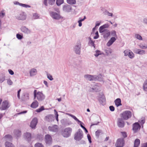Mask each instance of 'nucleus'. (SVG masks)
<instances>
[{
  "mask_svg": "<svg viewBox=\"0 0 147 147\" xmlns=\"http://www.w3.org/2000/svg\"><path fill=\"white\" fill-rule=\"evenodd\" d=\"M34 99H36L38 101H41L44 100L45 98V96L42 92H37V90H34Z\"/></svg>",
  "mask_w": 147,
  "mask_h": 147,
  "instance_id": "1",
  "label": "nucleus"
},
{
  "mask_svg": "<svg viewBox=\"0 0 147 147\" xmlns=\"http://www.w3.org/2000/svg\"><path fill=\"white\" fill-rule=\"evenodd\" d=\"M131 113L129 111H126L123 112L121 114V117L125 120H127L131 116Z\"/></svg>",
  "mask_w": 147,
  "mask_h": 147,
  "instance_id": "2",
  "label": "nucleus"
},
{
  "mask_svg": "<svg viewBox=\"0 0 147 147\" xmlns=\"http://www.w3.org/2000/svg\"><path fill=\"white\" fill-rule=\"evenodd\" d=\"M81 48V45L80 42H77L74 48V51L76 54L80 55Z\"/></svg>",
  "mask_w": 147,
  "mask_h": 147,
  "instance_id": "3",
  "label": "nucleus"
},
{
  "mask_svg": "<svg viewBox=\"0 0 147 147\" xmlns=\"http://www.w3.org/2000/svg\"><path fill=\"white\" fill-rule=\"evenodd\" d=\"M83 137V134L82 131L79 129L78 131L75 134L74 136V139L77 141L81 140Z\"/></svg>",
  "mask_w": 147,
  "mask_h": 147,
  "instance_id": "4",
  "label": "nucleus"
},
{
  "mask_svg": "<svg viewBox=\"0 0 147 147\" xmlns=\"http://www.w3.org/2000/svg\"><path fill=\"white\" fill-rule=\"evenodd\" d=\"M72 129L70 127H67L64 129L62 135L64 137L67 138L70 136L72 131Z\"/></svg>",
  "mask_w": 147,
  "mask_h": 147,
  "instance_id": "5",
  "label": "nucleus"
},
{
  "mask_svg": "<svg viewBox=\"0 0 147 147\" xmlns=\"http://www.w3.org/2000/svg\"><path fill=\"white\" fill-rule=\"evenodd\" d=\"M50 13L51 16L54 19L59 20L61 18V16L59 13L51 11L50 12Z\"/></svg>",
  "mask_w": 147,
  "mask_h": 147,
  "instance_id": "6",
  "label": "nucleus"
},
{
  "mask_svg": "<svg viewBox=\"0 0 147 147\" xmlns=\"http://www.w3.org/2000/svg\"><path fill=\"white\" fill-rule=\"evenodd\" d=\"M125 141L123 138L118 139L115 144L116 147H123L124 145Z\"/></svg>",
  "mask_w": 147,
  "mask_h": 147,
  "instance_id": "7",
  "label": "nucleus"
},
{
  "mask_svg": "<svg viewBox=\"0 0 147 147\" xmlns=\"http://www.w3.org/2000/svg\"><path fill=\"white\" fill-rule=\"evenodd\" d=\"M10 106L7 100L4 101L0 107V109L1 110H5L8 109Z\"/></svg>",
  "mask_w": 147,
  "mask_h": 147,
  "instance_id": "8",
  "label": "nucleus"
},
{
  "mask_svg": "<svg viewBox=\"0 0 147 147\" xmlns=\"http://www.w3.org/2000/svg\"><path fill=\"white\" fill-rule=\"evenodd\" d=\"M84 77L86 80L90 81H94L96 78V75L86 74L84 75Z\"/></svg>",
  "mask_w": 147,
  "mask_h": 147,
  "instance_id": "9",
  "label": "nucleus"
},
{
  "mask_svg": "<svg viewBox=\"0 0 147 147\" xmlns=\"http://www.w3.org/2000/svg\"><path fill=\"white\" fill-rule=\"evenodd\" d=\"M141 127L140 125L138 122H136L133 125L132 129L135 133L137 132L138 130Z\"/></svg>",
  "mask_w": 147,
  "mask_h": 147,
  "instance_id": "10",
  "label": "nucleus"
},
{
  "mask_svg": "<svg viewBox=\"0 0 147 147\" xmlns=\"http://www.w3.org/2000/svg\"><path fill=\"white\" fill-rule=\"evenodd\" d=\"M16 19L20 20H24L26 19V15L24 13H22L16 16Z\"/></svg>",
  "mask_w": 147,
  "mask_h": 147,
  "instance_id": "11",
  "label": "nucleus"
},
{
  "mask_svg": "<svg viewBox=\"0 0 147 147\" xmlns=\"http://www.w3.org/2000/svg\"><path fill=\"white\" fill-rule=\"evenodd\" d=\"M124 122L121 118H119L118 119L117 121V125L119 127H123L125 125Z\"/></svg>",
  "mask_w": 147,
  "mask_h": 147,
  "instance_id": "12",
  "label": "nucleus"
},
{
  "mask_svg": "<svg viewBox=\"0 0 147 147\" xmlns=\"http://www.w3.org/2000/svg\"><path fill=\"white\" fill-rule=\"evenodd\" d=\"M38 123V119L37 118H34L32 121L30 126L32 128H34L36 127Z\"/></svg>",
  "mask_w": 147,
  "mask_h": 147,
  "instance_id": "13",
  "label": "nucleus"
},
{
  "mask_svg": "<svg viewBox=\"0 0 147 147\" xmlns=\"http://www.w3.org/2000/svg\"><path fill=\"white\" fill-rule=\"evenodd\" d=\"M52 141L51 137L50 135L48 134L45 136V141L47 144H50L52 142Z\"/></svg>",
  "mask_w": 147,
  "mask_h": 147,
  "instance_id": "14",
  "label": "nucleus"
},
{
  "mask_svg": "<svg viewBox=\"0 0 147 147\" xmlns=\"http://www.w3.org/2000/svg\"><path fill=\"white\" fill-rule=\"evenodd\" d=\"M49 129L52 131L56 132L58 130V126L57 125H54L49 126L48 127Z\"/></svg>",
  "mask_w": 147,
  "mask_h": 147,
  "instance_id": "15",
  "label": "nucleus"
},
{
  "mask_svg": "<svg viewBox=\"0 0 147 147\" xmlns=\"http://www.w3.org/2000/svg\"><path fill=\"white\" fill-rule=\"evenodd\" d=\"M45 120L49 122H52L54 119L53 115H48L45 117Z\"/></svg>",
  "mask_w": 147,
  "mask_h": 147,
  "instance_id": "16",
  "label": "nucleus"
},
{
  "mask_svg": "<svg viewBox=\"0 0 147 147\" xmlns=\"http://www.w3.org/2000/svg\"><path fill=\"white\" fill-rule=\"evenodd\" d=\"M21 30L22 32L25 34H30L31 32V31L30 30L24 26L22 27Z\"/></svg>",
  "mask_w": 147,
  "mask_h": 147,
  "instance_id": "17",
  "label": "nucleus"
},
{
  "mask_svg": "<svg viewBox=\"0 0 147 147\" xmlns=\"http://www.w3.org/2000/svg\"><path fill=\"white\" fill-rule=\"evenodd\" d=\"M134 51L135 53L140 55H143L145 54L146 53V51H145L140 49L136 48L134 49Z\"/></svg>",
  "mask_w": 147,
  "mask_h": 147,
  "instance_id": "18",
  "label": "nucleus"
},
{
  "mask_svg": "<svg viewBox=\"0 0 147 147\" xmlns=\"http://www.w3.org/2000/svg\"><path fill=\"white\" fill-rule=\"evenodd\" d=\"M71 9V6L67 4L64 5L63 7V10L65 12H69Z\"/></svg>",
  "mask_w": 147,
  "mask_h": 147,
  "instance_id": "19",
  "label": "nucleus"
},
{
  "mask_svg": "<svg viewBox=\"0 0 147 147\" xmlns=\"http://www.w3.org/2000/svg\"><path fill=\"white\" fill-rule=\"evenodd\" d=\"M116 40V38L115 37H111L107 43V45L108 47H110Z\"/></svg>",
  "mask_w": 147,
  "mask_h": 147,
  "instance_id": "20",
  "label": "nucleus"
},
{
  "mask_svg": "<svg viewBox=\"0 0 147 147\" xmlns=\"http://www.w3.org/2000/svg\"><path fill=\"white\" fill-rule=\"evenodd\" d=\"M24 138L28 141L30 140L31 138V134L30 133L26 132L24 134Z\"/></svg>",
  "mask_w": 147,
  "mask_h": 147,
  "instance_id": "21",
  "label": "nucleus"
},
{
  "mask_svg": "<svg viewBox=\"0 0 147 147\" xmlns=\"http://www.w3.org/2000/svg\"><path fill=\"white\" fill-rule=\"evenodd\" d=\"M48 1L49 4L50 5H53L55 2V0H44L43 3L46 6H47V1Z\"/></svg>",
  "mask_w": 147,
  "mask_h": 147,
  "instance_id": "22",
  "label": "nucleus"
},
{
  "mask_svg": "<svg viewBox=\"0 0 147 147\" xmlns=\"http://www.w3.org/2000/svg\"><path fill=\"white\" fill-rule=\"evenodd\" d=\"M93 87L92 88H90L89 89L90 91L91 92H97L99 90V87L98 86L94 84Z\"/></svg>",
  "mask_w": 147,
  "mask_h": 147,
  "instance_id": "23",
  "label": "nucleus"
},
{
  "mask_svg": "<svg viewBox=\"0 0 147 147\" xmlns=\"http://www.w3.org/2000/svg\"><path fill=\"white\" fill-rule=\"evenodd\" d=\"M37 73L36 69L35 68H32L30 71V76H33L36 75Z\"/></svg>",
  "mask_w": 147,
  "mask_h": 147,
  "instance_id": "24",
  "label": "nucleus"
},
{
  "mask_svg": "<svg viewBox=\"0 0 147 147\" xmlns=\"http://www.w3.org/2000/svg\"><path fill=\"white\" fill-rule=\"evenodd\" d=\"M13 133L15 136L17 137L20 136L21 134V131L18 129L15 130Z\"/></svg>",
  "mask_w": 147,
  "mask_h": 147,
  "instance_id": "25",
  "label": "nucleus"
},
{
  "mask_svg": "<svg viewBox=\"0 0 147 147\" xmlns=\"http://www.w3.org/2000/svg\"><path fill=\"white\" fill-rule=\"evenodd\" d=\"M38 103L36 100H34L31 105V107L33 108H36L38 106Z\"/></svg>",
  "mask_w": 147,
  "mask_h": 147,
  "instance_id": "26",
  "label": "nucleus"
},
{
  "mask_svg": "<svg viewBox=\"0 0 147 147\" xmlns=\"http://www.w3.org/2000/svg\"><path fill=\"white\" fill-rule=\"evenodd\" d=\"M115 103L117 107H118L122 105L121 100L119 98H118L115 100Z\"/></svg>",
  "mask_w": 147,
  "mask_h": 147,
  "instance_id": "27",
  "label": "nucleus"
},
{
  "mask_svg": "<svg viewBox=\"0 0 147 147\" xmlns=\"http://www.w3.org/2000/svg\"><path fill=\"white\" fill-rule=\"evenodd\" d=\"M105 99L104 96H102L99 98V102L102 105L105 104Z\"/></svg>",
  "mask_w": 147,
  "mask_h": 147,
  "instance_id": "28",
  "label": "nucleus"
},
{
  "mask_svg": "<svg viewBox=\"0 0 147 147\" xmlns=\"http://www.w3.org/2000/svg\"><path fill=\"white\" fill-rule=\"evenodd\" d=\"M4 138L5 139V140L6 141H11L13 139L11 136L9 134L5 136Z\"/></svg>",
  "mask_w": 147,
  "mask_h": 147,
  "instance_id": "29",
  "label": "nucleus"
},
{
  "mask_svg": "<svg viewBox=\"0 0 147 147\" xmlns=\"http://www.w3.org/2000/svg\"><path fill=\"white\" fill-rule=\"evenodd\" d=\"M5 147H15L14 145L11 143L6 141L5 143Z\"/></svg>",
  "mask_w": 147,
  "mask_h": 147,
  "instance_id": "30",
  "label": "nucleus"
},
{
  "mask_svg": "<svg viewBox=\"0 0 147 147\" xmlns=\"http://www.w3.org/2000/svg\"><path fill=\"white\" fill-rule=\"evenodd\" d=\"M140 140L138 139L135 140L134 143V147H138L140 144Z\"/></svg>",
  "mask_w": 147,
  "mask_h": 147,
  "instance_id": "31",
  "label": "nucleus"
},
{
  "mask_svg": "<svg viewBox=\"0 0 147 147\" xmlns=\"http://www.w3.org/2000/svg\"><path fill=\"white\" fill-rule=\"evenodd\" d=\"M96 78L94 80L95 81L98 80L100 81H103V79L102 78V76L100 74L98 76L96 75Z\"/></svg>",
  "mask_w": 147,
  "mask_h": 147,
  "instance_id": "32",
  "label": "nucleus"
},
{
  "mask_svg": "<svg viewBox=\"0 0 147 147\" xmlns=\"http://www.w3.org/2000/svg\"><path fill=\"white\" fill-rule=\"evenodd\" d=\"M39 15L36 13H34L32 14V18L34 19H36L39 18Z\"/></svg>",
  "mask_w": 147,
  "mask_h": 147,
  "instance_id": "33",
  "label": "nucleus"
},
{
  "mask_svg": "<svg viewBox=\"0 0 147 147\" xmlns=\"http://www.w3.org/2000/svg\"><path fill=\"white\" fill-rule=\"evenodd\" d=\"M143 89L144 90L147 91V79L144 82L143 84Z\"/></svg>",
  "mask_w": 147,
  "mask_h": 147,
  "instance_id": "34",
  "label": "nucleus"
},
{
  "mask_svg": "<svg viewBox=\"0 0 147 147\" xmlns=\"http://www.w3.org/2000/svg\"><path fill=\"white\" fill-rule=\"evenodd\" d=\"M110 32V35L114 37H116L117 38V35L116 34V32L115 30L111 31Z\"/></svg>",
  "mask_w": 147,
  "mask_h": 147,
  "instance_id": "35",
  "label": "nucleus"
},
{
  "mask_svg": "<svg viewBox=\"0 0 147 147\" xmlns=\"http://www.w3.org/2000/svg\"><path fill=\"white\" fill-rule=\"evenodd\" d=\"M67 3L70 4H75L76 3V0H67Z\"/></svg>",
  "mask_w": 147,
  "mask_h": 147,
  "instance_id": "36",
  "label": "nucleus"
},
{
  "mask_svg": "<svg viewBox=\"0 0 147 147\" xmlns=\"http://www.w3.org/2000/svg\"><path fill=\"white\" fill-rule=\"evenodd\" d=\"M102 53L101 52L98 50H96L95 51V53L94 54V55L96 57H98L99 55H101Z\"/></svg>",
  "mask_w": 147,
  "mask_h": 147,
  "instance_id": "37",
  "label": "nucleus"
},
{
  "mask_svg": "<svg viewBox=\"0 0 147 147\" xmlns=\"http://www.w3.org/2000/svg\"><path fill=\"white\" fill-rule=\"evenodd\" d=\"M89 44L90 45L94 47H95L94 44V42L90 38H89Z\"/></svg>",
  "mask_w": 147,
  "mask_h": 147,
  "instance_id": "38",
  "label": "nucleus"
},
{
  "mask_svg": "<svg viewBox=\"0 0 147 147\" xmlns=\"http://www.w3.org/2000/svg\"><path fill=\"white\" fill-rule=\"evenodd\" d=\"M5 76L3 75H2L0 76V83L3 82L5 80Z\"/></svg>",
  "mask_w": 147,
  "mask_h": 147,
  "instance_id": "39",
  "label": "nucleus"
},
{
  "mask_svg": "<svg viewBox=\"0 0 147 147\" xmlns=\"http://www.w3.org/2000/svg\"><path fill=\"white\" fill-rule=\"evenodd\" d=\"M138 45L140 48L142 49H146L147 48V46L144 45L142 43H140Z\"/></svg>",
  "mask_w": 147,
  "mask_h": 147,
  "instance_id": "40",
  "label": "nucleus"
},
{
  "mask_svg": "<svg viewBox=\"0 0 147 147\" xmlns=\"http://www.w3.org/2000/svg\"><path fill=\"white\" fill-rule=\"evenodd\" d=\"M135 37L138 39L140 40H142V37L139 34H136L135 35Z\"/></svg>",
  "mask_w": 147,
  "mask_h": 147,
  "instance_id": "41",
  "label": "nucleus"
},
{
  "mask_svg": "<svg viewBox=\"0 0 147 147\" xmlns=\"http://www.w3.org/2000/svg\"><path fill=\"white\" fill-rule=\"evenodd\" d=\"M63 2V0H57L56 4L58 6L60 5Z\"/></svg>",
  "mask_w": 147,
  "mask_h": 147,
  "instance_id": "42",
  "label": "nucleus"
},
{
  "mask_svg": "<svg viewBox=\"0 0 147 147\" xmlns=\"http://www.w3.org/2000/svg\"><path fill=\"white\" fill-rule=\"evenodd\" d=\"M110 35V32L108 31L107 32L105 33L103 35L104 38H107Z\"/></svg>",
  "mask_w": 147,
  "mask_h": 147,
  "instance_id": "43",
  "label": "nucleus"
},
{
  "mask_svg": "<svg viewBox=\"0 0 147 147\" xmlns=\"http://www.w3.org/2000/svg\"><path fill=\"white\" fill-rule=\"evenodd\" d=\"M145 121V119L144 117H142L139 121V122L142 124H144Z\"/></svg>",
  "mask_w": 147,
  "mask_h": 147,
  "instance_id": "44",
  "label": "nucleus"
},
{
  "mask_svg": "<svg viewBox=\"0 0 147 147\" xmlns=\"http://www.w3.org/2000/svg\"><path fill=\"white\" fill-rule=\"evenodd\" d=\"M128 56L131 59L133 58L134 57V54L132 52H129Z\"/></svg>",
  "mask_w": 147,
  "mask_h": 147,
  "instance_id": "45",
  "label": "nucleus"
},
{
  "mask_svg": "<svg viewBox=\"0 0 147 147\" xmlns=\"http://www.w3.org/2000/svg\"><path fill=\"white\" fill-rule=\"evenodd\" d=\"M44 110V107L43 106H42L40 108L36 110V111L37 112L39 113Z\"/></svg>",
  "mask_w": 147,
  "mask_h": 147,
  "instance_id": "46",
  "label": "nucleus"
},
{
  "mask_svg": "<svg viewBox=\"0 0 147 147\" xmlns=\"http://www.w3.org/2000/svg\"><path fill=\"white\" fill-rule=\"evenodd\" d=\"M47 78L50 80L52 81L53 80L52 76L50 74H48L47 75Z\"/></svg>",
  "mask_w": 147,
  "mask_h": 147,
  "instance_id": "47",
  "label": "nucleus"
},
{
  "mask_svg": "<svg viewBox=\"0 0 147 147\" xmlns=\"http://www.w3.org/2000/svg\"><path fill=\"white\" fill-rule=\"evenodd\" d=\"M16 37L19 40H21L23 38V36L19 34H16Z\"/></svg>",
  "mask_w": 147,
  "mask_h": 147,
  "instance_id": "48",
  "label": "nucleus"
},
{
  "mask_svg": "<svg viewBox=\"0 0 147 147\" xmlns=\"http://www.w3.org/2000/svg\"><path fill=\"white\" fill-rule=\"evenodd\" d=\"M35 147H44V146L41 144L37 143L35 144Z\"/></svg>",
  "mask_w": 147,
  "mask_h": 147,
  "instance_id": "49",
  "label": "nucleus"
},
{
  "mask_svg": "<svg viewBox=\"0 0 147 147\" xmlns=\"http://www.w3.org/2000/svg\"><path fill=\"white\" fill-rule=\"evenodd\" d=\"M20 5L21 6H22L23 7L27 8V7H30V6L29 5L25 4H23L22 3L20 4Z\"/></svg>",
  "mask_w": 147,
  "mask_h": 147,
  "instance_id": "50",
  "label": "nucleus"
},
{
  "mask_svg": "<svg viewBox=\"0 0 147 147\" xmlns=\"http://www.w3.org/2000/svg\"><path fill=\"white\" fill-rule=\"evenodd\" d=\"M96 35L94 36L93 38L94 39H97L99 37L98 33V31H97L95 33Z\"/></svg>",
  "mask_w": 147,
  "mask_h": 147,
  "instance_id": "51",
  "label": "nucleus"
},
{
  "mask_svg": "<svg viewBox=\"0 0 147 147\" xmlns=\"http://www.w3.org/2000/svg\"><path fill=\"white\" fill-rule=\"evenodd\" d=\"M130 51H128L127 50H125L124 51V55L125 56H128L130 52Z\"/></svg>",
  "mask_w": 147,
  "mask_h": 147,
  "instance_id": "52",
  "label": "nucleus"
},
{
  "mask_svg": "<svg viewBox=\"0 0 147 147\" xmlns=\"http://www.w3.org/2000/svg\"><path fill=\"white\" fill-rule=\"evenodd\" d=\"M67 114L69 116L73 118L75 121H76V120L78 119L75 116L71 114H70L68 113Z\"/></svg>",
  "mask_w": 147,
  "mask_h": 147,
  "instance_id": "53",
  "label": "nucleus"
},
{
  "mask_svg": "<svg viewBox=\"0 0 147 147\" xmlns=\"http://www.w3.org/2000/svg\"><path fill=\"white\" fill-rule=\"evenodd\" d=\"M104 29V28L102 26H100L99 28V31L100 32L102 33L103 32H104V31L103 30Z\"/></svg>",
  "mask_w": 147,
  "mask_h": 147,
  "instance_id": "54",
  "label": "nucleus"
},
{
  "mask_svg": "<svg viewBox=\"0 0 147 147\" xmlns=\"http://www.w3.org/2000/svg\"><path fill=\"white\" fill-rule=\"evenodd\" d=\"M101 132L100 130H98L97 131L95 132L96 136L97 137H98L100 133Z\"/></svg>",
  "mask_w": 147,
  "mask_h": 147,
  "instance_id": "55",
  "label": "nucleus"
},
{
  "mask_svg": "<svg viewBox=\"0 0 147 147\" xmlns=\"http://www.w3.org/2000/svg\"><path fill=\"white\" fill-rule=\"evenodd\" d=\"M54 111L55 112V115L56 116V119L57 120V121H58V115L57 113V112L56 111V110H54Z\"/></svg>",
  "mask_w": 147,
  "mask_h": 147,
  "instance_id": "56",
  "label": "nucleus"
},
{
  "mask_svg": "<svg viewBox=\"0 0 147 147\" xmlns=\"http://www.w3.org/2000/svg\"><path fill=\"white\" fill-rule=\"evenodd\" d=\"M7 83L8 85H10L12 84L13 82L11 80L9 79L7 80Z\"/></svg>",
  "mask_w": 147,
  "mask_h": 147,
  "instance_id": "57",
  "label": "nucleus"
},
{
  "mask_svg": "<svg viewBox=\"0 0 147 147\" xmlns=\"http://www.w3.org/2000/svg\"><path fill=\"white\" fill-rule=\"evenodd\" d=\"M110 110L112 111H113L115 110L114 107L113 106H111L109 107Z\"/></svg>",
  "mask_w": 147,
  "mask_h": 147,
  "instance_id": "58",
  "label": "nucleus"
},
{
  "mask_svg": "<svg viewBox=\"0 0 147 147\" xmlns=\"http://www.w3.org/2000/svg\"><path fill=\"white\" fill-rule=\"evenodd\" d=\"M143 22L144 24H147V18H145L143 19Z\"/></svg>",
  "mask_w": 147,
  "mask_h": 147,
  "instance_id": "59",
  "label": "nucleus"
},
{
  "mask_svg": "<svg viewBox=\"0 0 147 147\" xmlns=\"http://www.w3.org/2000/svg\"><path fill=\"white\" fill-rule=\"evenodd\" d=\"M87 137H88V141H89V142L90 143H91L92 142H91V136H90V135H89V134H88L87 135Z\"/></svg>",
  "mask_w": 147,
  "mask_h": 147,
  "instance_id": "60",
  "label": "nucleus"
},
{
  "mask_svg": "<svg viewBox=\"0 0 147 147\" xmlns=\"http://www.w3.org/2000/svg\"><path fill=\"white\" fill-rule=\"evenodd\" d=\"M21 91V89H19L18 92L17 96L18 99H20V93Z\"/></svg>",
  "mask_w": 147,
  "mask_h": 147,
  "instance_id": "61",
  "label": "nucleus"
},
{
  "mask_svg": "<svg viewBox=\"0 0 147 147\" xmlns=\"http://www.w3.org/2000/svg\"><path fill=\"white\" fill-rule=\"evenodd\" d=\"M141 147H147V142L142 144Z\"/></svg>",
  "mask_w": 147,
  "mask_h": 147,
  "instance_id": "62",
  "label": "nucleus"
},
{
  "mask_svg": "<svg viewBox=\"0 0 147 147\" xmlns=\"http://www.w3.org/2000/svg\"><path fill=\"white\" fill-rule=\"evenodd\" d=\"M80 126L82 128H83L85 130V131L86 133L88 132V131L87 130L84 126L82 125V124H80Z\"/></svg>",
  "mask_w": 147,
  "mask_h": 147,
  "instance_id": "63",
  "label": "nucleus"
},
{
  "mask_svg": "<svg viewBox=\"0 0 147 147\" xmlns=\"http://www.w3.org/2000/svg\"><path fill=\"white\" fill-rule=\"evenodd\" d=\"M8 71L9 74L11 75H13L14 74L13 71L11 69H9L8 70Z\"/></svg>",
  "mask_w": 147,
  "mask_h": 147,
  "instance_id": "64",
  "label": "nucleus"
}]
</instances>
